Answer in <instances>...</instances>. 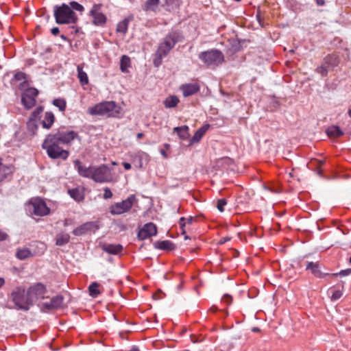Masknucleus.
<instances>
[{
  "label": "nucleus",
  "instance_id": "obj_9",
  "mask_svg": "<svg viewBox=\"0 0 351 351\" xmlns=\"http://www.w3.org/2000/svg\"><path fill=\"white\" fill-rule=\"evenodd\" d=\"M51 135L58 143L63 144H69L78 137L77 134L74 131L64 128L59 129L56 134Z\"/></svg>",
  "mask_w": 351,
  "mask_h": 351
},
{
  "label": "nucleus",
  "instance_id": "obj_34",
  "mask_svg": "<svg viewBox=\"0 0 351 351\" xmlns=\"http://www.w3.org/2000/svg\"><path fill=\"white\" fill-rule=\"evenodd\" d=\"M19 259L23 260L32 256L31 251L27 248L19 249L16 254Z\"/></svg>",
  "mask_w": 351,
  "mask_h": 351
},
{
  "label": "nucleus",
  "instance_id": "obj_38",
  "mask_svg": "<svg viewBox=\"0 0 351 351\" xmlns=\"http://www.w3.org/2000/svg\"><path fill=\"white\" fill-rule=\"evenodd\" d=\"M53 104L59 108V110L62 112L64 111L66 106V102L64 99H55L53 101Z\"/></svg>",
  "mask_w": 351,
  "mask_h": 351
},
{
  "label": "nucleus",
  "instance_id": "obj_62",
  "mask_svg": "<svg viewBox=\"0 0 351 351\" xmlns=\"http://www.w3.org/2000/svg\"><path fill=\"white\" fill-rule=\"evenodd\" d=\"M237 1H240L241 0H236Z\"/></svg>",
  "mask_w": 351,
  "mask_h": 351
},
{
  "label": "nucleus",
  "instance_id": "obj_37",
  "mask_svg": "<svg viewBox=\"0 0 351 351\" xmlns=\"http://www.w3.org/2000/svg\"><path fill=\"white\" fill-rule=\"evenodd\" d=\"M325 63L328 66H336L339 64L338 57L336 55L332 54L326 56L324 59Z\"/></svg>",
  "mask_w": 351,
  "mask_h": 351
},
{
  "label": "nucleus",
  "instance_id": "obj_48",
  "mask_svg": "<svg viewBox=\"0 0 351 351\" xmlns=\"http://www.w3.org/2000/svg\"><path fill=\"white\" fill-rule=\"evenodd\" d=\"M51 32L53 35L56 36L59 33V29L57 27H54L51 29Z\"/></svg>",
  "mask_w": 351,
  "mask_h": 351
},
{
  "label": "nucleus",
  "instance_id": "obj_7",
  "mask_svg": "<svg viewBox=\"0 0 351 351\" xmlns=\"http://www.w3.org/2000/svg\"><path fill=\"white\" fill-rule=\"evenodd\" d=\"M29 211L36 216H46L49 214L50 209L40 198H33L28 204Z\"/></svg>",
  "mask_w": 351,
  "mask_h": 351
},
{
  "label": "nucleus",
  "instance_id": "obj_20",
  "mask_svg": "<svg viewBox=\"0 0 351 351\" xmlns=\"http://www.w3.org/2000/svg\"><path fill=\"white\" fill-rule=\"evenodd\" d=\"M178 37L179 36L177 33H170L165 38L164 40L161 43L165 45L166 47L171 50L178 41Z\"/></svg>",
  "mask_w": 351,
  "mask_h": 351
},
{
  "label": "nucleus",
  "instance_id": "obj_44",
  "mask_svg": "<svg viewBox=\"0 0 351 351\" xmlns=\"http://www.w3.org/2000/svg\"><path fill=\"white\" fill-rule=\"evenodd\" d=\"M104 199H110L112 197V193L109 188L106 187L104 189Z\"/></svg>",
  "mask_w": 351,
  "mask_h": 351
},
{
  "label": "nucleus",
  "instance_id": "obj_53",
  "mask_svg": "<svg viewBox=\"0 0 351 351\" xmlns=\"http://www.w3.org/2000/svg\"><path fill=\"white\" fill-rule=\"evenodd\" d=\"M316 162H317L319 167H322L324 163V162L323 160H317Z\"/></svg>",
  "mask_w": 351,
  "mask_h": 351
},
{
  "label": "nucleus",
  "instance_id": "obj_46",
  "mask_svg": "<svg viewBox=\"0 0 351 351\" xmlns=\"http://www.w3.org/2000/svg\"><path fill=\"white\" fill-rule=\"evenodd\" d=\"M163 57L164 56H156V58L154 60V64L156 66H158L160 65Z\"/></svg>",
  "mask_w": 351,
  "mask_h": 351
},
{
  "label": "nucleus",
  "instance_id": "obj_30",
  "mask_svg": "<svg viewBox=\"0 0 351 351\" xmlns=\"http://www.w3.org/2000/svg\"><path fill=\"white\" fill-rule=\"evenodd\" d=\"M131 19L127 18L123 19V21H120L116 28L117 32L121 33L123 34H125L128 32L129 23Z\"/></svg>",
  "mask_w": 351,
  "mask_h": 351
},
{
  "label": "nucleus",
  "instance_id": "obj_49",
  "mask_svg": "<svg viewBox=\"0 0 351 351\" xmlns=\"http://www.w3.org/2000/svg\"><path fill=\"white\" fill-rule=\"evenodd\" d=\"M160 154L165 158H167L168 157V154L167 153V151L163 149H160Z\"/></svg>",
  "mask_w": 351,
  "mask_h": 351
},
{
  "label": "nucleus",
  "instance_id": "obj_39",
  "mask_svg": "<svg viewBox=\"0 0 351 351\" xmlns=\"http://www.w3.org/2000/svg\"><path fill=\"white\" fill-rule=\"evenodd\" d=\"M43 111L42 108H38L36 110H34L32 114V118H30L29 121H28V127L30 128L32 125H34L36 128V125H35V119L40 114V113Z\"/></svg>",
  "mask_w": 351,
  "mask_h": 351
},
{
  "label": "nucleus",
  "instance_id": "obj_18",
  "mask_svg": "<svg viewBox=\"0 0 351 351\" xmlns=\"http://www.w3.org/2000/svg\"><path fill=\"white\" fill-rule=\"evenodd\" d=\"M68 193L70 196L77 202H81L84 199V187L79 186L75 189H69Z\"/></svg>",
  "mask_w": 351,
  "mask_h": 351
},
{
  "label": "nucleus",
  "instance_id": "obj_45",
  "mask_svg": "<svg viewBox=\"0 0 351 351\" xmlns=\"http://www.w3.org/2000/svg\"><path fill=\"white\" fill-rule=\"evenodd\" d=\"M350 274H351V269H347L341 270L339 273L333 274L332 275L333 276L339 275V276H346L350 275Z\"/></svg>",
  "mask_w": 351,
  "mask_h": 351
},
{
  "label": "nucleus",
  "instance_id": "obj_58",
  "mask_svg": "<svg viewBox=\"0 0 351 351\" xmlns=\"http://www.w3.org/2000/svg\"><path fill=\"white\" fill-rule=\"evenodd\" d=\"M112 165H117V163L116 162H114H114H112Z\"/></svg>",
  "mask_w": 351,
  "mask_h": 351
},
{
  "label": "nucleus",
  "instance_id": "obj_4",
  "mask_svg": "<svg viewBox=\"0 0 351 351\" xmlns=\"http://www.w3.org/2000/svg\"><path fill=\"white\" fill-rule=\"evenodd\" d=\"M42 147L46 150L49 157L52 159L61 158L66 160L69 156V152L60 147L58 142L51 134H49L46 137Z\"/></svg>",
  "mask_w": 351,
  "mask_h": 351
},
{
  "label": "nucleus",
  "instance_id": "obj_29",
  "mask_svg": "<svg viewBox=\"0 0 351 351\" xmlns=\"http://www.w3.org/2000/svg\"><path fill=\"white\" fill-rule=\"evenodd\" d=\"M326 133L330 138H338L343 134L341 129L336 125L329 127L326 130Z\"/></svg>",
  "mask_w": 351,
  "mask_h": 351
},
{
  "label": "nucleus",
  "instance_id": "obj_36",
  "mask_svg": "<svg viewBox=\"0 0 351 351\" xmlns=\"http://www.w3.org/2000/svg\"><path fill=\"white\" fill-rule=\"evenodd\" d=\"M328 294L330 295L332 300H339L343 295V289H337L335 288H330L328 290Z\"/></svg>",
  "mask_w": 351,
  "mask_h": 351
},
{
  "label": "nucleus",
  "instance_id": "obj_15",
  "mask_svg": "<svg viewBox=\"0 0 351 351\" xmlns=\"http://www.w3.org/2000/svg\"><path fill=\"white\" fill-rule=\"evenodd\" d=\"M16 82L19 83L18 85V87L19 89L22 90V89L25 88L27 85V77L26 74L21 71H17L14 74V75L12 80V84H14Z\"/></svg>",
  "mask_w": 351,
  "mask_h": 351
},
{
  "label": "nucleus",
  "instance_id": "obj_51",
  "mask_svg": "<svg viewBox=\"0 0 351 351\" xmlns=\"http://www.w3.org/2000/svg\"><path fill=\"white\" fill-rule=\"evenodd\" d=\"M123 165L126 170H129L131 169V165L128 162H123Z\"/></svg>",
  "mask_w": 351,
  "mask_h": 351
},
{
  "label": "nucleus",
  "instance_id": "obj_61",
  "mask_svg": "<svg viewBox=\"0 0 351 351\" xmlns=\"http://www.w3.org/2000/svg\"><path fill=\"white\" fill-rule=\"evenodd\" d=\"M349 262L351 264V257L350 258Z\"/></svg>",
  "mask_w": 351,
  "mask_h": 351
},
{
  "label": "nucleus",
  "instance_id": "obj_27",
  "mask_svg": "<svg viewBox=\"0 0 351 351\" xmlns=\"http://www.w3.org/2000/svg\"><path fill=\"white\" fill-rule=\"evenodd\" d=\"M180 99L176 95L168 96L163 101L164 106L167 108H175L179 104Z\"/></svg>",
  "mask_w": 351,
  "mask_h": 351
},
{
  "label": "nucleus",
  "instance_id": "obj_40",
  "mask_svg": "<svg viewBox=\"0 0 351 351\" xmlns=\"http://www.w3.org/2000/svg\"><path fill=\"white\" fill-rule=\"evenodd\" d=\"M169 51L170 49L167 48L165 45L160 43L156 53V56H166Z\"/></svg>",
  "mask_w": 351,
  "mask_h": 351
},
{
  "label": "nucleus",
  "instance_id": "obj_55",
  "mask_svg": "<svg viewBox=\"0 0 351 351\" xmlns=\"http://www.w3.org/2000/svg\"><path fill=\"white\" fill-rule=\"evenodd\" d=\"M144 136V134L143 133H138L137 135H136V137L138 139H141V138H143Z\"/></svg>",
  "mask_w": 351,
  "mask_h": 351
},
{
  "label": "nucleus",
  "instance_id": "obj_26",
  "mask_svg": "<svg viewBox=\"0 0 351 351\" xmlns=\"http://www.w3.org/2000/svg\"><path fill=\"white\" fill-rule=\"evenodd\" d=\"M62 303V298L56 296L51 298L49 302L43 303V305L48 309H53L58 308Z\"/></svg>",
  "mask_w": 351,
  "mask_h": 351
},
{
  "label": "nucleus",
  "instance_id": "obj_54",
  "mask_svg": "<svg viewBox=\"0 0 351 351\" xmlns=\"http://www.w3.org/2000/svg\"><path fill=\"white\" fill-rule=\"evenodd\" d=\"M5 284V280L3 278H0V288Z\"/></svg>",
  "mask_w": 351,
  "mask_h": 351
},
{
  "label": "nucleus",
  "instance_id": "obj_52",
  "mask_svg": "<svg viewBox=\"0 0 351 351\" xmlns=\"http://www.w3.org/2000/svg\"><path fill=\"white\" fill-rule=\"evenodd\" d=\"M316 1V3L318 5H324V3H325V1L324 0H315Z\"/></svg>",
  "mask_w": 351,
  "mask_h": 351
},
{
  "label": "nucleus",
  "instance_id": "obj_17",
  "mask_svg": "<svg viewBox=\"0 0 351 351\" xmlns=\"http://www.w3.org/2000/svg\"><path fill=\"white\" fill-rule=\"evenodd\" d=\"M102 250L110 254L117 255L123 251V246L121 244H104L101 246Z\"/></svg>",
  "mask_w": 351,
  "mask_h": 351
},
{
  "label": "nucleus",
  "instance_id": "obj_24",
  "mask_svg": "<svg viewBox=\"0 0 351 351\" xmlns=\"http://www.w3.org/2000/svg\"><path fill=\"white\" fill-rule=\"evenodd\" d=\"M189 128L187 125L176 127L173 128V132H176L179 138L182 140H186L189 138Z\"/></svg>",
  "mask_w": 351,
  "mask_h": 351
},
{
  "label": "nucleus",
  "instance_id": "obj_57",
  "mask_svg": "<svg viewBox=\"0 0 351 351\" xmlns=\"http://www.w3.org/2000/svg\"><path fill=\"white\" fill-rule=\"evenodd\" d=\"M164 147L166 148L167 150L170 148V145L169 144H165Z\"/></svg>",
  "mask_w": 351,
  "mask_h": 351
},
{
  "label": "nucleus",
  "instance_id": "obj_10",
  "mask_svg": "<svg viewBox=\"0 0 351 351\" xmlns=\"http://www.w3.org/2000/svg\"><path fill=\"white\" fill-rule=\"evenodd\" d=\"M38 94V91L35 88H29L22 95L21 101L25 108L29 109L36 104V97Z\"/></svg>",
  "mask_w": 351,
  "mask_h": 351
},
{
  "label": "nucleus",
  "instance_id": "obj_11",
  "mask_svg": "<svg viewBox=\"0 0 351 351\" xmlns=\"http://www.w3.org/2000/svg\"><path fill=\"white\" fill-rule=\"evenodd\" d=\"M27 291L32 304L38 300L44 299L47 292L45 286L40 283L30 287Z\"/></svg>",
  "mask_w": 351,
  "mask_h": 351
},
{
  "label": "nucleus",
  "instance_id": "obj_16",
  "mask_svg": "<svg viewBox=\"0 0 351 351\" xmlns=\"http://www.w3.org/2000/svg\"><path fill=\"white\" fill-rule=\"evenodd\" d=\"M13 172V166L3 165L0 159V182L10 178Z\"/></svg>",
  "mask_w": 351,
  "mask_h": 351
},
{
  "label": "nucleus",
  "instance_id": "obj_19",
  "mask_svg": "<svg viewBox=\"0 0 351 351\" xmlns=\"http://www.w3.org/2000/svg\"><path fill=\"white\" fill-rule=\"evenodd\" d=\"M209 127L210 125L208 124H206L202 126L199 129H198L194 134L193 136L191 138L190 145H193L194 143L199 142L203 136L208 130Z\"/></svg>",
  "mask_w": 351,
  "mask_h": 351
},
{
  "label": "nucleus",
  "instance_id": "obj_56",
  "mask_svg": "<svg viewBox=\"0 0 351 351\" xmlns=\"http://www.w3.org/2000/svg\"><path fill=\"white\" fill-rule=\"evenodd\" d=\"M129 351H139V349L137 347L134 346Z\"/></svg>",
  "mask_w": 351,
  "mask_h": 351
},
{
  "label": "nucleus",
  "instance_id": "obj_42",
  "mask_svg": "<svg viewBox=\"0 0 351 351\" xmlns=\"http://www.w3.org/2000/svg\"><path fill=\"white\" fill-rule=\"evenodd\" d=\"M316 71L321 74L323 76H325L327 75L328 73V69L327 68L324 66V65H322L320 66H318L317 69H316Z\"/></svg>",
  "mask_w": 351,
  "mask_h": 351
},
{
  "label": "nucleus",
  "instance_id": "obj_31",
  "mask_svg": "<svg viewBox=\"0 0 351 351\" xmlns=\"http://www.w3.org/2000/svg\"><path fill=\"white\" fill-rule=\"evenodd\" d=\"M156 247L163 250H172L174 249L173 243L170 241H158L156 244Z\"/></svg>",
  "mask_w": 351,
  "mask_h": 351
},
{
  "label": "nucleus",
  "instance_id": "obj_50",
  "mask_svg": "<svg viewBox=\"0 0 351 351\" xmlns=\"http://www.w3.org/2000/svg\"><path fill=\"white\" fill-rule=\"evenodd\" d=\"M223 300L228 303H230L232 302V298L228 295L224 296Z\"/></svg>",
  "mask_w": 351,
  "mask_h": 351
},
{
  "label": "nucleus",
  "instance_id": "obj_5",
  "mask_svg": "<svg viewBox=\"0 0 351 351\" xmlns=\"http://www.w3.org/2000/svg\"><path fill=\"white\" fill-rule=\"evenodd\" d=\"M199 58L208 66H217L224 61L223 54L217 49L202 52Z\"/></svg>",
  "mask_w": 351,
  "mask_h": 351
},
{
  "label": "nucleus",
  "instance_id": "obj_47",
  "mask_svg": "<svg viewBox=\"0 0 351 351\" xmlns=\"http://www.w3.org/2000/svg\"><path fill=\"white\" fill-rule=\"evenodd\" d=\"M8 235L0 229V241L6 239Z\"/></svg>",
  "mask_w": 351,
  "mask_h": 351
},
{
  "label": "nucleus",
  "instance_id": "obj_41",
  "mask_svg": "<svg viewBox=\"0 0 351 351\" xmlns=\"http://www.w3.org/2000/svg\"><path fill=\"white\" fill-rule=\"evenodd\" d=\"M227 202L225 199H219L217 201V208L220 212H223L224 210V206L226 205Z\"/></svg>",
  "mask_w": 351,
  "mask_h": 351
},
{
  "label": "nucleus",
  "instance_id": "obj_59",
  "mask_svg": "<svg viewBox=\"0 0 351 351\" xmlns=\"http://www.w3.org/2000/svg\"><path fill=\"white\" fill-rule=\"evenodd\" d=\"M348 114L351 117V109L348 111Z\"/></svg>",
  "mask_w": 351,
  "mask_h": 351
},
{
  "label": "nucleus",
  "instance_id": "obj_25",
  "mask_svg": "<svg viewBox=\"0 0 351 351\" xmlns=\"http://www.w3.org/2000/svg\"><path fill=\"white\" fill-rule=\"evenodd\" d=\"M306 269L307 270H310L311 272L316 277L322 278L323 277V274L319 269V265L318 263L314 262H308L306 264Z\"/></svg>",
  "mask_w": 351,
  "mask_h": 351
},
{
  "label": "nucleus",
  "instance_id": "obj_33",
  "mask_svg": "<svg viewBox=\"0 0 351 351\" xmlns=\"http://www.w3.org/2000/svg\"><path fill=\"white\" fill-rule=\"evenodd\" d=\"M100 285L96 282H93L88 287L89 295L93 298L97 297L100 293Z\"/></svg>",
  "mask_w": 351,
  "mask_h": 351
},
{
  "label": "nucleus",
  "instance_id": "obj_12",
  "mask_svg": "<svg viewBox=\"0 0 351 351\" xmlns=\"http://www.w3.org/2000/svg\"><path fill=\"white\" fill-rule=\"evenodd\" d=\"M156 226L154 223L149 222L139 228L137 237L138 240L143 241L156 235Z\"/></svg>",
  "mask_w": 351,
  "mask_h": 351
},
{
  "label": "nucleus",
  "instance_id": "obj_2",
  "mask_svg": "<svg viewBox=\"0 0 351 351\" xmlns=\"http://www.w3.org/2000/svg\"><path fill=\"white\" fill-rule=\"evenodd\" d=\"M84 7L76 1H71L69 4L62 3L56 5L53 10L56 22L58 24H72L77 21V16L73 10L82 12Z\"/></svg>",
  "mask_w": 351,
  "mask_h": 351
},
{
  "label": "nucleus",
  "instance_id": "obj_22",
  "mask_svg": "<svg viewBox=\"0 0 351 351\" xmlns=\"http://www.w3.org/2000/svg\"><path fill=\"white\" fill-rule=\"evenodd\" d=\"M84 64L77 65V77L82 86L87 85L88 84V77L85 71H83Z\"/></svg>",
  "mask_w": 351,
  "mask_h": 351
},
{
  "label": "nucleus",
  "instance_id": "obj_28",
  "mask_svg": "<svg viewBox=\"0 0 351 351\" xmlns=\"http://www.w3.org/2000/svg\"><path fill=\"white\" fill-rule=\"evenodd\" d=\"M131 66V60L128 56H123L120 61V69L123 73H128V69Z\"/></svg>",
  "mask_w": 351,
  "mask_h": 351
},
{
  "label": "nucleus",
  "instance_id": "obj_21",
  "mask_svg": "<svg viewBox=\"0 0 351 351\" xmlns=\"http://www.w3.org/2000/svg\"><path fill=\"white\" fill-rule=\"evenodd\" d=\"M95 227V223L93 222H88L82 224L81 226L75 228L73 230V234L75 235L79 236L86 233L88 231L92 230Z\"/></svg>",
  "mask_w": 351,
  "mask_h": 351
},
{
  "label": "nucleus",
  "instance_id": "obj_14",
  "mask_svg": "<svg viewBox=\"0 0 351 351\" xmlns=\"http://www.w3.org/2000/svg\"><path fill=\"white\" fill-rule=\"evenodd\" d=\"M180 89L183 96L186 97L197 93L199 90V86L197 83L184 84L180 86Z\"/></svg>",
  "mask_w": 351,
  "mask_h": 351
},
{
  "label": "nucleus",
  "instance_id": "obj_13",
  "mask_svg": "<svg viewBox=\"0 0 351 351\" xmlns=\"http://www.w3.org/2000/svg\"><path fill=\"white\" fill-rule=\"evenodd\" d=\"M101 5L95 4L90 11V15L93 17V22L96 25H103L106 22V16L100 12Z\"/></svg>",
  "mask_w": 351,
  "mask_h": 351
},
{
  "label": "nucleus",
  "instance_id": "obj_23",
  "mask_svg": "<svg viewBox=\"0 0 351 351\" xmlns=\"http://www.w3.org/2000/svg\"><path fill=\"white\" fill-rule=\"evenodd\" d=\"M54 121V114L51 112H47L45 113L44 118L42 121V125L44 128L49 129L53 124Z\"/></svg>",
  "mask_w": 351,
  "mask_h": 351
},
{
  "label": "nucleus",
  "instance_id": "obj_43",
  "mask_svg": "<svg viewBox=\"0 0 351 351\" xmlns=\"http://www.w3.org/2000/svg\"><path fill=\"white\" fill-rule=\"evenodd\" d=\"M193 220H194V219H193V217H189V218H187V219H185V218H184V217H182V218L180 219V225H181L182 226H185V225H186V223H189V224H191V223H192V222L193 221Z\"/></svg>",
  "mask_w": 351,
  "mask_h": 351
},
{
  "label": "nucleus",
  "instance_id": "obj_32",
  "mask_svg": "<svg viewBox=\"0 0 351 351\" xmlns=\"http://www.w3.org/2000/svg\"><path fill=\"white\" fill-rule=\"evenodd\" d=\"M159 3V0H147L143 6V10L145 11L155 12L157 10Z\"/></svg>",
  "mask_w": 351,
  "mask_h": 351
},
{
  "label": "nucleus",
  "instance_id": "obj_35",
  "mask_svg": "<svg viewBox=\"0 0 351 351\" xmlns=\"http://www.w3.org/2000/svg\"><path fill=\"white\" fill-rule=\"evenodd\" d=\"M69 239L70 236L68 234H58L56 236V245L61 246L66 244L69 241Z\"/></svg>",
  "mask_w": 351,
  "mask_h": 351
},
{
  "label": "nucleus",
  "instance_id": "obj_60",
  "mask_svg": "<svg viewBox=\"0 0 351 351\" xmlns=\"http://www.w3.org/2000/svg\"><path fill=\"white\" fill-rule=\"evenodd\" d=\"M61 37H62V38H63L64 40L66 39V38L64 36H62Z\"/></svg>",
  "mask_w": 351,
  "mask_h": 351
},
{
  "label": "nucleus",
  "instance_id": "obj_1",
  "mask_svg": "<svg viewBox=\"0 0 351 351\" xmlns=\"http://www.w3.org/2000/svg\"><path fill=\"white\" fill-rule=\"evenodd\" d=\"M73 164L78 174L83 178L99 183L110 182L113 180L112 170L106 165L86 167L79 160H74Z\"/></svg>",
  "mask_w": 351,
  "mask_h": 351
},
{
  "label": "nucleus",
  "instance_id": "obj_3",
  "mask_svg": "<svg viewBox=\"0 0 351 351\" xmlns=\"http://www.w3.org/2000/svg\"><path fill=\"white\" fill-rule=\"evenodd\" d=\"M91 115L106 116L108 117L119 118L123 114L121 106L114 101H104L95 105L88 109Z\"/></svg>",
  "mask_w": 351,
  "mask_h": 351
},
{
  "label": "nucleus",
  "instance_id": "obj_8",
  "mask_svg": "<svg viewBox=\"0 0 351 351\" xmlns=\"http://www.w3.org/2000/svg\"><path fill=\"white\" fill-rule=\"evenodd\" d=\"M134 200L135 196L130 195L122 202L112 204L110 208L111 214L116 215L128 212L132 207Z\"/></svg>",
  "mask_w": 351,
  "mask_h": 351
},
{
  "label": "nucleus",
  "instance_id": "obj_6",
  "mask_svg": "<svg viewBox=\"0 0 351 351\" xmlns=\"http://www.w3.org/2000/svg\"><path fill=\"white\" fill-rule=\"evenodd\" d=\"M12 301L19 308L28 310L32 305L27 291L25 289L18 287L12 293Z\"/></svg>",
  "mask_w": 351,
  "mask_h": 351
}]
</instances>
